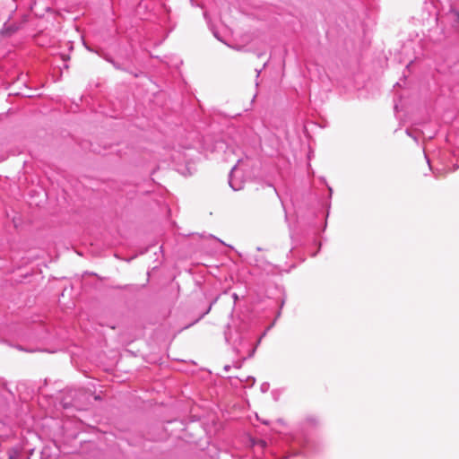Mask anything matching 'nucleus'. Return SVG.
<instances>
[{
	"label": "nucleus",
	"mask_w": 459,
	"mask_h": 459,
	"mask_svg": "<svg viewBox=\"0 0 459 459\" xmlns=\"http://www.w3.org/2000/svg\"><path fill=\"white\" fill-rule=\"evenodd\" d=\"M216 300H217V299H214V300L210 304V306H209L208 309L206 310V312H205L204 314H207V313L211 310L212 306L216 302Z\"/></svg>",
	"instance_id": "nucleus-4"
},
{
	"label": "nucleus",
	"mask_w": 459,
	"mask_h": 459,
	"mask_svg": "<svg viewBox=\"0 0 459 459\" xmlns=\"http://www.w3.org/2000/svg\"><path fill=\"white\" fill-rule=\"evenodd\" d=\"M232 298H233V299H234V303H236V302L238 300V294H237V293H233V294H232Z\"/></svg>",
	"instance_id": "nucleus-5"
},
{
	"label": "nucleus",
	"mask_w": 459,
	"mask_h": 459,
	"mask_svg": "<svg viewBox=\"0 0 459 459\" xmlns=\"http://www.w3.org/2000/svg\"><path fill=\"white\" fill-rule=\"evenodd\" d=\"M112 64L114 65V66H115L116 68L120 69V66H119L118 65H117L116 63H114L113 61H112Z\"/></svg>",
	"instance_id": "nucleus-9"
},
{
	"label": "nucleus",
	"mask_w": 459,
	"mask_h": 459,
	"mask_svg": "<svg viewBox=\"0 0 459 459\" xmlns=\"http://www.w3.org/2000/svg\"><path fill=\"white\" fill-rule=\"evenodd\" d=\"M258 444H259L262 447H264V446H266V442H265V441H264V440H260V441L258 442Z\"/></svg>",
	"instance_id": "nucleus-6"
},
{
	"label": "nucleus",
	"mask_w": 459,
	"mask_h": 459,
	"mask_svg": "<svg viewBox=\"0 0 459 459\" xmlns=\"http://www.w3.org/2000/svg\"><path fill=\"white\" fill-rule=\"evenodd\" d=\"M456 14H457V17H458V20H459V13H456Z\"/></svg>",
	"instance_id": "nucleus-11"
},
{
	"label": "nucleus",
	"mask_w": 459,
	"mask_h": 459,
	"mask_svg": "<svg viewBox=\"0 0 459 459\" xmlns=\"http://www.w3.org/2000/svg\"><path fill=\"white\" fill-rule=\"evenodd\" d=\"M255 351V347L252 349V351H250L248 357L249 358L252 357L254 355Z\"/></svg>",
	"instance_id": "nucleus-8"
},
{
	"label": "nucleus",
	"mask_w": 459,
	"mask_h": 459,
	"mask_svg": "<svg viewBox=\"0 0 459 459\" xmlns=\"http://www.w3.org/2000/svg\"><path fill=\"white\" fill-rule=\"evenodd\" d=\"M10 459H12V458H10Z\"/></svg>",
	"instance_id": "nucleus-12"
},
{
	"label": "nucleus",
	"mask_w": 459,
	"mask_h": 459,
	"mask_svg": "<svg viewBox=\"0 0 459 459\" xmlns=\"http://www.w3.org/2000/svg\"><path fill=\"white\" fill-rule=\"evenodd\" d=\"M406 132H407V134L409 136H411L415 142L418 143L419 137H420V133L413 132V131H411V130H407Z\"/></svg>",
	"instance_id": "nucleus-3"
},
{
	"label": "nucleus",
	"mask_w": 459,
	"mask_h": 459,
	"mask_svg": "<svg viewBox=\"0 0 459 459\" xmlns=\"http://www.w3.org/2000/svg\"><path fill=\"white\" fill-rule=\"evenodd\" d=\"M224 336H225V341L228 343H230L233 346L236 352L238 353L239 350L237 346V342H238L240 343L242 342L243 338H242V336L239 335L238 331H236L235 333L233 334L231 333L230 326L228 325L227 330L224 333Z\"/></svg>",
	"instance_id": "nucleus-1"
},
{
	"label": "nucleus",
	"mask_w": 459,
	"mask_h": 459,
	"mask_svg": "<svg viewBox=\"0 0 459 459\" xmlns=\"http://www.w3.org/2000/svg\"><path fill=\"white\" fill-rule=\"evenodd\" d=\"M223 369H224L225 372H229L230 369V365H226V366H224Z\"/></svg>",
	"instance_id": "nucleus-7"
},
{
	"label": "nucleus",
	"mask_w": 459,
	"mask_h": 459,
	"mask_svg": "<svg viewBox=\"0 0 459 459\" xmlns=\"http://www.w3.org/2000/svg\"><path fill=\"white\" fill-rule=\"evenodd\" d=\"M237 172H238V169H237V165H235L231 169L230 176H229V184L234 191L240 190L244 186V181L240 178L236 177Z\"/></svg>",
	"instance_id": "nucleus-2"
},
{
	"label": "nucleus",
	"mask_w": 459,
	"mask_h": 459,
	"mask_svg": "<svg viewBox=\"0 0 459 459\" xmlns=\"http://www.w3.org/2000/svg\"><path fill=\"white\" fill-rule=\"evenodd\" d=\"M266 389H267V387H265V385H262V390L264 392V391H266Z\"/></svg>",
	"instance_id": "nucleus-10"
}]
</instances>
